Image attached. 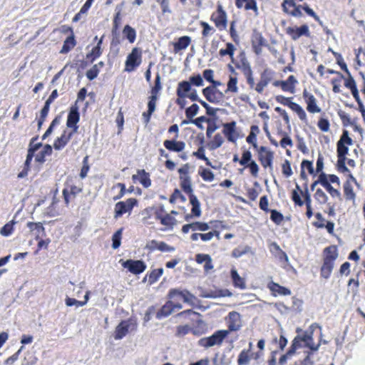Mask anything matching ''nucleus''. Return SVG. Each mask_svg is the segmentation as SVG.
<instances>
[{
  "mask_svg": "<svg viewBox=\"0 0 365 365\" xmlns=\"http://www.w3.org/2000/svg\"><path fill=\"white\" fill-rule=\"evenodd\" d=\"M158 96H150L148 103V107L150 113H153L155 110L156 101Z\"/></svg>",
  "mask_w": 365,
  "mask_h": 365,
  "instance_id": "nucleus-64",
  "label": "nucleus"
},
{
  "mask_svg": "<svg viewBox=\"0 0 365 365\" xmlns=\"http://www.w3.org/2000/svg\"><path fill=\"white\" fill-rule=\"evenodd\" d=\"M332 53L335 56L337 60V63L340 66L341 68L344 70L348 75H349L350 72L349 71L346 64L344 62L341 54L336 53L334 51H332Z\"/></svg>",
  "mask_w": 365,
  "mask_h": 365,
  "instance_id": "nucleus-51",
  "label": "nucleus"
},
{
  "mask_svg": "<svg viewBox=\"0 0 365 365\" xmlns=\"http://www.w3.org/2000/svg\"><path fill=\"white\" fill-rule=\"evenodd\" d=\"M268 287L274 295H289L291 294L289 289L284 287H282L279 284L274 283L273 282L268 284Z\"/></svg>",
  "mask_w": 365,
  "mask_h": 365,
  "instance_id": "nucleus-26",
  "label": "nucleus"
},
{
  "mask_svg": "<svg viewBox=\"0 0 365 365\" xmlns=\"http://www.w3.org/2000/svg\"><path fill=\"white\" fill-rule=\"evenodd\" d=\"M236 67L240 69L244 75L249 74L252 71L250 63L245 56L241 58L240 62L236 65Z\"/></svg>",
  "mask_w": 365,
  "mask_h": 365,
  "instance_id": "nucleus-34",
  "label": "nucleus"
},
{
  "mask_svg": "<svg viewBox=\"0 0 365 365\" xmlns=\"http://www.w3.org/2000/svg\"><path fill=\"white\" fill-rule=\"evenodd\" d=\"M190 38L185 36L180 37L178 41L174 44L175 51L185 49L190 43Z\"/></svg>",
  "mask_w": 365,
  "mask_h": 365,
  "instance_id": "nucleus-30",
  "label": "nucleus"
},
{
  "mask_svg": "<svg viewBox=\"0 0 365 365\" xmlns=\"http://www.w3.org/2000/svg\"><path fill=\"white\" fill-rule=\"evenodd\" d=\"M74 133L72 131L64 130L61 135L55 140L53 143L54 149L56 150H62L70 141Z\"/></svg>",
  "mask_w": 365,
  "mask_h": 365,
  "instance_id": "nucleus-17",
  "label": "nucleus"
},
{
  "mask_svg": "<svg viewBox=\"0 0 365 365\" xmlns=\"http://www.w3.org/2000/svg\"><path fill=\"white\" fill-rule=\"evenodd\" d=\"M66 305L68 307L76 306V307L84 306V303H81V301L76 300V299L66 297L65 299Z\"/></svg>",
  "mask_w": 365,
  "mask_h": 365,
  "instance_id": "nucleus-54",
  "label": "nucleus"
},
{
  "mask_svg": "<svg viewBox=\"0 0 365 365\" xmlns=\"http://www.w3.org/2000/svg\"><path fill=\"white\" fill-rule=\"evenodd\" d=\"M210 229L208 224L201 222H194V231L205 232Z\"/></svg>",
  "mask_w": 365,
  "mask_h": 365,
  "instance_id": "nucleus-58",
  "label": "nucleus"
},
{
  "mask_svg": "<svg viewBox=\"0 0 365 365\" xmlns=\"http://www.w3.org/2000/svg\"><path fill=\"white\" fill-rule=\"evenodd\" d=\"M287 34H289L293 40H297L302 36H309V30L307 25L300 27L292 26L286 29Z\"/></svg>",
  "mask_w": 365,
  "mask_h": 365,
  "instance_id": "nucleus-14",
  "label": "nucleus"
},
{
  "mask_svg": "<svg viewBox=\"0 0 365 365\" xmlns=\"http://www.w3.org/2000/svg\"><path fill=\"white\" fill-rule=\"evenodd\" d=\"M103 36L98 41L97 45L93 47L90 53L87 54V58L91 59V61L98 58L101 55V45L103 42Z\"/></svg>",
  "mask_w": 365,
  "mask_h": 365,
  "instance_id": "nucleus-29",
  "label": "nucleus"
},
{
  "mask_svg": "<svg viewBox=\"0 0 365 365\" xmlns=\"http://www.w3.org/2000/svg\"><path fill=\"white\" fill-rule=\"evenodd\" d=\"M155 215L156 218L160 220L163 225L173 227L176 224V220L170 214H166L165 216H163L160 212H156Z\"/></svg>",
  "mask_w": 365,
  "mask_h": 365,
  "instance_id": "nucleus-25",
  "label": "nucleus"
},
{
  "mask_svg": "<svg viewBox=\"0 0 365 365\" xmlns=\"http://www.w3.org/2000/svg\"><path fill=\"white\" fill-rule=\"evenodd\" d=\"M315 197H316L317 200L319 201L321 204H324L328 200L327 195L321 189L317 190V191L315 192Z\"/></svg>",
  "mask_w": 365,
  "mask_h": 365,
  "instance_id": "nucleus-49",
  "label": "nucleus"
},
{
  "mask_svg": "<svg viewBox=\"0 0 365 365\" xmlns=\"http://www.w3.org/2000/svg\"><path fill=\"white\" fill-rule=\"evenodd\" d=\"M99 73V70L98 68V65H94L91 69L87 71L86 77L89 80H93L96 78Z\"/></svg>",
  "mask_w": 365,
  "mask_h": 365,
  "instance_id": "nucleus-55",
  "label": "nucleus"
},
{
  "mask_svg": "<svg viewBox=\"0 0 365 365\" xmlns=\"http://www.w3.org/2000/svg\"><path fill=\"white\" fill-rule=\"evenodd\" d=\"M182 307L180 303L175 302L173 300H170L165 303V304L161 308L158 312L157 316L158 318L162 317H168L171 314L175 309H180Z\"/></svg>",
  "mask_w": 365,
  "mask_h": 365,
  "instance_id": "nucleus-16",
  "label": "nucleus"
},
{
  "mask_svg": "<svg viewBox=\"0 0 365 365\" xmlns=\"http://www.w3.org/2000/svg\"><path fill=\"white\" fill-rule=\"evenodd\" d=\"M141 50L139 48H133L128 56L125 61V71L130 72L141 63Z\"/></svg>",
  "mask_w": 365,
  "mask_h": 365,
  "instance_id": "nucleus-6",
  "label": "nucleus"
},
{
  "mask_svg": "<svg viewBox=\"0 0 365 365\" xmlns=\"http://www.w3.org/2000/svg\"><path fill=\"white\" fill-rule=\"evenodd\" d=\"M228 334L229 331L224 329L218 330L208 337L200 339L199 341V345L205 348L220 346Z\"/></svg>",
  "mask_w": 365,
  "mask_h": 365,
  "instance_id": "nucleus-3",
  "label": "nucleus"
},
{
  "mask_svg": "<svg viewBox=\"0 0 365 365\" xmlns=\"http://www.w3.org/2000/svg\"><path fill=\"white\" fill-rule=\"evenodd\" d=\"M274 75V71L269 68H266L262 73L260 76V81L258 82L255 87V90L257 92L261 93L263 92L264 88L268 85V83L271 81L272 76Z\"/></svg>",
  "mask_w": 365,
  "mask_h": 365,
  "instance_id": "nucleus-15",
  "label": "nucleus"
},
{
  "mask_svg": "<svg viewBox=\"0 0 365 365\" xmlns=\"http://www.w3.org/2000/svg\"><path fill=\"white\" fill-rule=\"evenodd\" d=\"M136 329V324L132 320L122 321L115 328L114 338L116 340L123 339L128 333Z\"/></svg>",
  "mask_w": 365,
  "mask_h": 365,
  "instance_id": "nucleus-5",
  "label": "nucleus"
},
{
  "mask_svg": "<svg viewBox=\"0 0 365 365\" xmlns=\"http://www.w3.org/2000/svg\"><path fill=\"white\" fill-rule=\"evenodd\" d=\"M231 278L235 287L241 289L246 288L245 279L238 274L237 271L235 268L231 269Z\"/></svg>",
  "mask_w": 365,
  "mask_h": 365,
  "instance_id": "nucleus-27",
  "label": "nucleus"
},
{
  "mask_svg": "<svg viewBox=\"0 0 365 365\" xmlns=\"http://www.w3.org/2000/svg\"><path fill=\"white\" fill-rule=\"evenodd\" d=\"M344 195L347 200H354L355 199L356 195L353 190V187L351 185V182H349V180H347L346 182L344 185Z\"/></svg>",
  "mask_w": 365,
  "mask_h": 365,
  "instance_id": "nucleus-39",
  "label": "nucleus"
},
{
  "mask_svg": "<svg viewBox=\"0 0 365 365\" xmlns=\"http://www.w3.org/2000/svg\"><path fill=\"white\" fill-rule=\"evenodd\" d=\"M227 48L226 49H220V55L221 56H224L225 55H229L232 59H233L234 52L235 51V46L231 43H227Z\"/></svg>",
  "mask_w": 365,
  "mask_h": 365,
  "instance_id": "nucleus-44",
  "label": "nucleus"
},
{
  "mask_svg": "<svg viewBox=\"0 0 365 365\" xmlns=\"http://www.w3.org/2000/svg\"><path fill=\"white\" fill-rule=\"evenodd\" d=\"M258 158L262 165L272 170L273 153L268 148L261 146L258 150Z\"/></svg>",
  "mask_w": 365,
  "mask_h": 365,
  "instance_id": "nucleus-10",
  "label": "nucleus"
},
{
  "mask_svg": "<svg viewBox=\"0 0 365 365\" xmlns=\"http://www.w3.org/2000/svg\"><path fill=\"white\" fill-rule=\"evenodd\" d=\"M224 142L223 137L220 134H216L212 140L208 144V147L210 150H215L218 148H220Z\"/></svg>",
  "mask_w": 365,
  "mask_h": 365,
  "instance_id": "nucleus-37",
  "label": "nucleus"
},
{
  "mask_svg": "<svg viewBox=\"0 0 365 365\" xmlns=\"http://www.w3.org/2000/svg\"><path fill=\"white\" fill-rule=\"evenodd\" d=\"M220 233L217 231H211L207 233H200V239L204 242L210 241L214 236H217L219 238Z\"/></svg>",
  "mask_w": 365,
  "mask_h": 365,
  "instance_id": "nucleus-50",
  "label": "nucleus"
},
{
  "mask_svg": "<svg viewBox=\"0 0 365 365\" xmlns=\"http://www.w3.org/2000/svg\"><path fill=\"white\" fill-rule=\"evenodd\" d=\"M163 145L166 149L174 152H181L185 148V143L184 142L174 140H166L164 141Z\"/></svg>",
  "mask_w": 365,
  "mask_h": 365,
  "instance_id": "nucleus-21",
  "label": "nucleus"
},
{
  "mask_svg": "<svg viewBox=\"0 0 365 365\" xmlns=\"http://www.w3.org/2000/svg\"><path fill=\"white\" fill-rule=\"evenodd\" d=\"M119 262L124 268L128 269L130 272L134 274H140L146 269L145 264L141 260L128 259L124 261L120 259Z\"/></svg>",
  "mask_w": 365,
  "mask_h": 365,
  "instance_id": "nucleus-7",
  "label": "nucleus"
},
{
  "mask_svg": "<svg viewBox=\"0 0 365 365\" xmlns=\"http://www.w3.org/2000/svg\"><path fill=\"white\" fill-rule=\"evenodd\" d=\"M303 96L306 98V102L307 103V109L309 113H315L321 111V109L317 105L316 98L312 94L308 93L307 90H304L303 92Z\"/></svg>",
  "mask_w": 365,
  "mask_h": 365,
  "instance_id": "nucleus-18",
  "label": "nucleus"
},
{
  "mask_svg": "<svg viewBox=\"0 0 365 365\" xmlns=\"http://www.w3.org/2000/svg\"><path fill=\"white\" fill-rule=\"evenodd\" d=\"M190 91V83L189 81H183L178 83L177 95L178 97H187V93Z\"/></svg>",
  "mask_w": 365,
  "mask_h": 365,
  "instance_id": "nucleus-28",
  "label": "nucleus"
},
{
  "mask_svg": "<svg viewBox=\"0 0 365 365\" xmlns=\"http://www.w3.org/2000/svg\"><path fill=\"white\" fill-rule=\"evenodd\" d=\"M202 93L206 99L212 103H220L225 96L222 92L215 87H206L202 90Z\"/></svg>",
  "mask_w": 365,
  "mask_h": 365,
  "instance_id": "nucleus-8",
  "label": "nucleus"
},
{
  "mask_svg": "<svg viewBox=\"0 0 365 365\" xmlns=\"http://www.w3.org/2000/svg\"><path fill=\"white\" fill-rule=\"evenodd\" d=\"M271 220L277 225H279L283 220V215L275 210L271 211Z\"/></svg>",
  "mask_w": 365,
  "mask_h": 365,
  "instance_id": "nucleus-52",
  "label": "nucleus"
},
{
  "mask_svg": "<svg viewBox=\"0 0 365 365\" xmlns=\"http://www.w3.org/2000/svg\"><path fill=\"white\" fill-rule=\"evenodd\" d=\"M326 256L321 268V276L328 279L334 267V261L338 257L337 249L336 247H329L324 250Z\"/></svg>",
  "mask_w": 365,
  "mask_h": 365,
  "instance_id": "nucleus-2",
  "label": "nucleus"
},
{
  "mask_svg": "<svg viewBox=\"0 0 365 365\" xmlns=\"http://www.w3.org/2000/svg\"><path fill=\"white\" fill-rule=\"evenodd\" d=\"M229 333L233 331L239 330L242 327V320L240 314L237 312H231L227 318Z\"/></svg>",
  "mask_w": 365,
  "mask_h": 365,
  "instance_id": "nucleus-13",
  "label": "nucleus"
},
{
  "mask_svg": "<svg viewBox=\"0 0 365 365\" xmlns=\"http://www.w3.org/2000/svg\"><path fill=\"white\" fill-rule=\"evenodd\" d=\"M16 223L14 220H11L4 225L0 230V234L4 237L10 236L14 231V225Z\"/></svg>",
  "mask_w": 365,
  "mask_h": 365,
  "instance_id": "nucleus-33",
  "label": "nucleus"
},
{
  "mask_svg": "<svg viewBox=\"0 0 365 365\" xmlns=\"http://www.w3.org/2000/svg\"><path fill=\"white\" fill-rule=\"evenodd\" d=\"M297 83L294 76H289L286 81H282L281 88L284 91L294 93V85Z\"/></svg>",
  "mask_w": 365,
  "mask_h": 365,
  "instance_id": "nucleus-24",
  "label": "nucleus"
},
{
  "mask_svg": "<svg viewBox=\"0 0 365 365\" xmlns=\"http://www.w3.org/2000/svg\"><path fill=\"white\" fill-rule=\"evenodd\" d=\"M163 273V268H159V269L153 270L150 274V277H149L150 280L152 281L153 282H156L162 276Z\"/></svg>",
  "mask_w": 365,
  "mask_h": 365,
  "instance_id": "nucleus-56",
  "label": "nucleus"
},
{
  "mask_svg": "<svg viewBox=\"0 0 365 365\" xmlns=\"http://www.w3.org/2000/svg\"><path fill=\"white\" fill-rule=\"evenodd\" d=\"M76 45L75 39L73 36L68 37L63 43L62 48L61 50V53H68L71 48Z\"/></svg>",
  "mask_w": 365,
  "mask_h": 365,
  "instance_id": "nucleus-38",
  "label": "nucleus"
},
{
  "mask_svg": "<svg viewBox=\"0 0 365 365\" xmlns=\"http://www.w3.org/2000/svg\"><path fill=\"white\" fill-rule=\"evenodd\" d=\"M158 250L165 252H173L175 250L174 247L170 246L164 242H161L158 246Z\"/></svg>",
  "mask_w": 365,
  "mask_h": 365,
  "instance_id": "nucleus-62",
  "label": "nucleus"
},
{
  "mask_svg": "<svg viewBox=\"0 0 365 365\" xmlns=\"http://www.w3.org/2000/svg\"><path fill=\"white\" fill-rule=\"evenodd\" d=\"M227 89L225 91V93H237L238 92V87H237V78L235 76H230L229 81L227 82Z\"/></svg>",
  "mask_w": 365,
  "mask_h": 365,
  "instance_id": "nucleus-36",
  "label": "nucleus"
},
{
  "mask_svg": "<svg viewBox=\"0 0 365 365\" xmlns=\"http://www.w3.org/2000/svg\"><path fill=\"white\" fill-rule=\"evenodd\" d=\"M79 120L80 115L78 110V108L76 106H72L70 109L66 120L67 128H71L72 130L71 131L76 133L78 129L77 123Z\"/></svg>",
  "mask_w": 365,
  "mask_h": 365,
  "instance_id": "nucleus-12",
  "label": "nucleus"
},
{
  "mask_svg": "<svg viewBox=\"0 0 365 365\" xmlns=\"http://www.w3.org/2000/svg\"><path fill=\"white\" fill-rule=\"evenodd\" d=\"M133 179L135 181H138L145 188L151 185L150 175L145 170H138L137 174L133 175Z\"/></svg>",
  "mask_w": 365,
  "mask_h": 365,
  "instance_id": "nucleus-20",
  "label": "nucleus"
},
{
  "mask_svg": "<svg viewBox=\"0 0 365 365\" xmlns=\"http://www.w3.org/2000/svg\"><path fill=\"white\" fill-rule=\"evenodd\" d=\"M200 175L202 178L207 182H212L215 177L213 173L210 170L206 168L202 169L200 173Z\"/></svg>",
  "mask_w": 365,
  "mask_h": 365,
  "instance_id": "nucleus-46",
  "label": "nucleus"
},
{
  "mask_svg": "<svg viewBox=\"0 0 365 365\" xmlns=\"http://www.w3.org/2000/svg\"><path fill=\"white\" fill-rule=\"evenodd\" d=\"M252 160V153L250 150H245L242 153V158L240 160V164L241 165L246 166L251 162Z\"/></svg>",
  "mask_w": 365,
  "mask_h": 365,
  "instance_id": "nucleus-47",
  "label": "nucleus"
},
{
  "mask_svg": "<svg viewBox=\"0 0 365 365\" xmlns=\"http://www.w3.org/2000/svg\"><path fill=\"white\" fill-rule=\"evenodd\" d=\"M246 167L249 168L250 170V173L252 176L257 177L259 172V166L256 163L255 160H251V162L246 165Z\"/></svg>",
  "mask_w": 365,
  "mask_h": 365,
  "instance_id": "nucleus-57",
  "label": "nucleus"
},
{
  "mask_svg": "<svg viewBox=\"0 0 365 365\" xmlns=\"http://www.w3.org/2000/svg\"><path fill=\"white\" fill-rule=\"evenodd\" d=\"M316 326V324H313L310 326L311 331L310 332H305L304 334L301 336L302 341L305 343V346L312 351H317L319 344L315 345L313 341V331H314V327Z\"/></svg>",
  "mask_w": 365,
  "mask_h": 365,
  "instance_id": "nucleus-19",
  "label": "nucleus"
},
{
  "mask_svg": "<svg viewBox=\"0 0 365 365\" xmlns=\"http://www.w3.org/2000/svg\"><path fill=\"white\" fill-rule=\"evenodd\" d=\"M193 155L197 158L205 160L207 165H211L209 159L205 155V149L202 146L200 147L196 152H194Z\"/></svg>",
  "mask_w": 365,
  "mask_h": 365,
  "instance_id": "nucleus-48",
  "label": "nucleus"
},
{
  "mask_svg": "<svg viewBox=\"0 0 365 365\" xmlns=\"http://www.w3.org/2000/svg\"><path fill=\"white\" fill-rule=\"evenodd\" d=\"M199 110V106L194 103L189 108H187L185 110L186 117L189 119H192L194 116H195Z\"/></svg>",
  "mask_w": 365,
  "mask_h": 365,
  "instance_id": "nucleus-45",
  "label": "nucleus"
},
{
  "mask_svg": "<svg viewBox=\"0 0 365 365\" xmlns=\"http://www.w3.org/2000/svg\"><path fill=\"white\" fill-rule=\"evenodd\" d=\"M161 89L160 85V77L159 75H157L155 78V86L152 88L151 96H158V91Z\"/></svg>",
  "mask_w": 365,
  "mask_h": 365,
  "instance_id": "nucleus-61",
  "label": "nucleus"
},
{
  "mask_svg": "<svg viewBox=\"0 0 365 365\" xmlns=\"http://www.w3.org/2000/svg\"><path fill=\"white\" fill-rule=\"evenodd\" d=\"M189 198L190 202L192 205V213L194 215L199 217L201 214L200 203L199 200L195 195H191Z\"/></svg>",
  "mask_w": 365,
  "mask_h": 365,
  "instance_id": "nucleus-31",
  "label": "nucleus"
},
{
  "mask_svg": "<svg viewBox=\"0 0 365 365\" xmlns=\"http://www.w3.org/2000/svg\"><path fill=\"white\" fill-rule=\"evenodd\" d=\"M211 19L215 22L216 27L220 30L225 29L227 27V14L223 10L221 4L217 5V11L213 13Z\"/></svg>",
  "mask_w": 365,
  "mask_h": 365,
  "instance_id": "nucleus-9",
  "label": "nucleus"
},
{
  "mask_svg": "<svg viewBox=\"0 0 365 365\" xmlns=\"http://www.w3.org/2000/svg\"><path fill=\"white\" fill-rule=\"evenodd\" d=\"M123 228L118 230L112 237V247L115 250L120 245V241L122 237Z\"/></svg>",
  "mask_w": 365,
  "mask_h": 365,
  "instance_id": "nucleus-40",
  "label": "nucleus"
},
{
  "mask_svg": "<svg viewBox=\"0 0 365 365\" xmlns=\"http://www.w3.org/2000/svg\"><path fill=\"white\" fill-rule=\"evenodd\" d=\"M123 34L130 43H133L135 41L136 38L135 30L129 25L125 26L123 30Z\"/></svg>",
  "mask_w": 365,
  "mask_h": 365,
  "instance_id": "nucleus-35",
  "label": "nucleus"
},
{
  "mask_svg": "<svg viewBox=\"0 0 365 365\" xmlns=\"http://www.w3.org/2000/svg\"><path fill=\"white\" fill-rule=\"evenodd\" d=\"M180 186L183 191L189 195V197L191 196V195L193 194V190L192 186V181L191 179L190 180H185L180 181Z\"/></svg>",
  "mask_w": 365,
  "mask_h": 365,
  "instance_id": "nucleus-42",
  "label": "nucleus"
},
{
  "mask_svg": "<svg viewBox=\"0 0 365 365\" xmlns=\"http://www.w3.org/2000/svg\"><path fill=\"white\" fill-rule=\"evenodd\" d=\"M272 246L276 250L279 252L278 258L280 260H284L285 262H288L289 258L287 255L280 249L279 246L277 243H273Z\"/></svg>",
  "mask_w": 365,
  "mask_h": 365,
  "instance_id": "nucleus-60",
  "label": "nucleus"
},
{
  "mask_svg": "<svg viewBox=\"0 0 365 365\" xmlns=\"http://www.w3.org/2000/svg\"><path fill=\"white\" fill-rule=\"evenodd\" d=\"M200 25L203 28V30L202 31V34L203 36H207L215 31L214 29L212 26H210L207 22L201 21Z\"/></svg>",
  "mask_w": 365,
  "mask_h": 365,
  "instance_id": "nucleus-53",
  "label": "nucleus"
},
{
  "mask_svg": "<svg viewBox=\"0 0 365 365\" xmlns=\"http://www.w3.org/2000/svg\"><path fill=\"white\" fill-rule=\"evenodd\" d=\"M27 226L31 230H36L38 234L44 232V227L41 223L28 222Z\"/></svg>",
  "mask_w": 365,
  "mask_h": 365,
  "instance_id": "nucleus-63",
  "label": "nucleus"
},
{
  "mask_svg": "<svg viewBox=\"0 0 365 365\" xmlns=\"http://www.w3.org/2000/svg\"><path fill=\"white\" fill-rule=\"evenodd\" d=\"M168 297L175 302L182 300L185 303L193 304L195 297L187 290L172 289L169 291Z\"/></svg>",
  "mask_w": 365,
  "mask_h": 365,
  "instance_id": "nucleus-4",
  "label": "nucleus"
},
{
  "mask_svg": "<svg viewBox=\"0 0 365 365\" xmlns=\"http://www.w3.org/2000/svg\"><path fill=\"white\" fill-rule=\"evenodd\" d=\"M81 192V188L75 185L68 187L63 190L65 202L68 205L70 200Z\"/></svg>",
  "mask_w": 365,
  "mask_h": 365,
  "instance_id": "nucleus-23",
  "label": "nucleus"
},
{
  "mask_svg": "<svg viewBox=\"0 0 365 365\" xmlns=\"http://www.w3.org/2000/svg\"><path fill=\"white\" fill-rule=\"evenodd\" d=\"M137 203L135 198H129L125 202H118L115 205V217H118L123 214L130 212Z\"/></svg>",
  "mask_w": 365,
  "mask_h": 365,
  "instance_id": "nucleus-11",
  "label": "nucleus"
},
{
  "mask_svg": "<svg viewBox=\"0 0 365 365\" xmlns=\"http://www.w3.org/2000/svg\"><path fill=\"white\" fill-rule=\"evenodd\" d=\"M302 338L300 336H297L292 341V345L288 351V354H294L296 350L302 346Z\"/></svg>",
  "mask_w": 365,
  "mask_h": 365,
  "instance_id": "nucleus-41",
  "label": "nucleus"
},
{
  "mask_svg": "<svg viewBox=\"0 0 365 365\" xmlns=\"http://www.w3.org/2000/svg\"><path fill=\"white\" fill-rule=\"evenodd\" d=\"M353 144V140L349 137V132L344 130L340 139L336 143L337 153V169L339 172L345 173H350L349 168L346 166V155L349 153V146Z\"/></svg>",
  "mask_w": 365,
  "mask_h": 365,
  "instance_id": "nucleus-1",
  "label": "nucleus"
},
{
  "mask_svg": "<svg viewBox=\"0 0 365 365\" xmlns=\"http://www.w3.org/2000/svg\"><path fill=\"white\" fill-rule=\"evenodd\" d=\"M249 351L250 350H242L237 359V363L239 365H247L250 362V356H249Z\"/></svg>",
  "mask_w": 365,
  "mask_h": 365,
  "instance_id": "nucleus-43",
  "label": "nucleus"
},
{
  "mask_svg": "<svg viewBox=\"0 0 365 365\" xmlns=\"http://www.w3.org/2000/svg\"><path fill=\"white\" fill-rule=\"evenodd\" d=\"M236 123L235 121L225 123L223 125V133L227 137V140L230 142L235 143L236 141L235 133Z\"/></svg>",
  "mask_w": 365,
  "mask_h": 365,
  "instance_id": "nucleus-22",
  "label": "nucleus"
},
{
  "mask_svg": "<svg viewBox=\"0 0 365 365\" xmlns=\"http://www.w3.org/2000/svg\"><path fill=\"white\" fill-rule=\"evenodd\" d=\"M324 188L333 197H338L341 199L340 192L338 190L334 188L330 183L327 185V186H325Z\"/></svg>",
  "mask_w": 365,
  "mask_h": 365,
  "instance_id": "nucleus-59",
  "label": "nucleus"
},
{
  "mask_svg": "<svg viewBox=\"0 0 365 365\" xmlns=\"http://www.w3.org/2000/svg\"><path fill=\"white\" fill-rule=\"evenodd\" d=\"M52 153V147L46 144L43 150L36 155V160L38 163H43L46 155H51Z\"/></svg>",
  "mask_w": 365,
  "mask_h": 365,
  "instance_id": "nucleus-32",
  "label": "nucleus"
}]
</instances>
